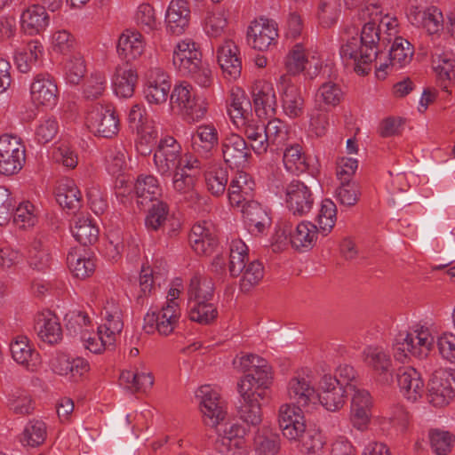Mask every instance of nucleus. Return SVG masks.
Here are the masks:
<instances>
[{"mask_svg":"<svg viewBox=\"0 0 455 455\" xmlns=\"http://www.w3.org/2000/svg\"><path fill=\"white\" fill-rule=\"evenodd\" d=\"M379 24L374 21L365 22L360 36H352L340 48L342 58L355 60L354 70L358 75L369 74L371 64L382 52L381 46L385 44V40L380 38Z\"/></svg>","mask_w":455,"mask_h":455,"instance_id":"f257e3e1","label":"nucleus"},{"mask_svg":"<svg viewBox=\"0 0 455 455\" xmlns=\"http://www.w3.org/2000/svg\"><path fill=\"white\" fill-rule=\"evenodd\" d=\"M172 63L183 76H191L203 87L212 84V71L202 62V53L195 42L181 41L174 50Z\"/></svg>","mask_w":455,"mask_h":455,"instance_id":"f03ea898","label":"nucleus"},{"mask_svg":"<svg viewBox=\"0 0 455 455\" xmlns=\"http://www.w3.org/2000/svg\"><path fill=\"white\" fill-rule=\"evenodd\" d=\"M321 189L322 186L315 179L308 180L307 183L300 180H291L284 188L288 211L296 217L307 216L314 208Z\"/></svg>","mask_w":455,"mask_h":455,"instance_id":"7ed1b4c3","label":"nucleus"},{"mask_svg":"<svg viewBox=\"0 0 455 455\" xmlns=\"http://www.w3.org/2000/svg\"><path fill=\"white\" fill-rule=\"evenodd\" d=\"M455 396V372L440 368L435 371L427 383V401L434 407L448 405Z\"/></svg>","mask_w":455,"mask_h":455,"instance_id":"20e7f679","label":"nucleus"},{"mask_svg":"<svg viewBox=\"0 0 455 455\" xmlns=\"http://www.w3.org/2000/svg\"><path fill=\"white\" fill-rule=\"evenodd\" d=\"M241 384L239 402L236 405L237 417L248 427H258L263 419L262 403L269 402L270 394L249 392Z\"/></svg>","mask_w":455,"mask_h":455,"instance_id":"39448f33","label":"nucleus"},{"mask_svg":"<svg viewBox=\"0 0 455 455\" xmlns=\"http://www.w3.org/2000/svg\"><path fill=\"white\" fill-rule=\"evenodd\" d=\"M86 126L95 136L111 139L119 132V117L111 105L96 106L86 116Z\"/></svg>","mask_w":455,"mask_h":455,"instance_id":"423d86ee","label":"nucleus"},{"mask_svg":"<svg viewBox=\"0 0 455 455\" xmlns=\"http://www.w3.org/2000/svg\"><path fill=\"white\" fill-rule=\"evenodd\" d=\"M25 147L16 138L0 136V173L11 176L18 173L25 163Z\"/></svg>","mask_w":455,"mask_h":455,"instance_id":"0eeeda50","label":"nucleus"},{"mask_svg":"<svg viewBox=\"0 0 455 455\" xmlns=\"http://www.w3.org/2000/svg\"><path fill=\"white\" fill-rule=\"evenodd\" d=\"M395 341V348L404 356L410 354L417 358H424L432 348L434 338L427 328L421 326L413 332L399 333Z\"/></svg>","mask_w":455,"mask_h":455,"instance_id":"6e6552de","label":"nucleus"},{"mask_svg":"<svg viewBox=\"0 0 455 455\" xmlns=\"http://www.w3.org/2000/svg\"><path fill=\"white\" fill-rule=\"evenodd\" d=\"M221 152L225 164L230 169L243 170L251 158L246 140L236 133L227 135L221 141Z\"/></svg>","mask_w":455,"mask_h":455,"instance_id":"1a4fd4ad","label":"nucleus"},{"mask_svg":"<svg viewBox=\"0 0 455 455\" xmlns=\"http://www.w3.org/2000/svg\"><path fill=\"white\" fill-rule=\"evenodd\" d=\"M154 162L161 175H171L172 171L181 168V146L172 136L160 140L154 155Z\"/></svg>","mask_w":455,"mask_h":455,"instance_id":"9d476101","label":"nucleus"},{"mask_svg":"<svg viewBox=\"0 0 455 455\" xmlns=\"http://www.w3.org/2000/svg\"><path fill=\"white\" fill-rule=\"evenodd\" d=\"M347 390L339 383L337 377L324 375L319 383V393L316 401L328 411H336L343 407Z\"/></svg>","mask_w":455,"mask_h":455,"instance_id":"9b49d317","label":"nucleus"},{"mask_svg":"<svg viewBox=\"0 0 455 455\" xmlns=\"http://www.w3.org/2000/svg\"><path fill=\"white\" fill-rule=\"evenodd\" d=\"M196 397L201 398L200 410L203 413L204 424L212 427H217L227 415L220 401L219 394L212 390L210 386H202L196 391Z\"/></svg>","mask_w":455,"mask_h":455,"instance_id":"f8f14e48","label":"nucleus"},{"mask_svg":"<svg viewBox=\"0 0 455 455\" xmlns=\"http://www.w3.org/2000/svg\"><path fill=\"white\" fill-rule=\"evenodd\" d=\"M147 79V100L156 105L166 102L172 86L170 76L161 68L154 67L148 71Z\"/></svg>","mask_w":455,"mask_h":455,"instance_id":"ddd939ff","label":"nucleus"},{"mask_svg":"<svg viewBox=\"0 0 455 455\" xmlns=\"http://www.w3.org/2000/svg\"><path fill=\"white\" fill-rule=\"evenodd\" d=\"M278 424L283 435L296 441L307 427L301 408L295 404H283L279 409Z\"/></svg>","mask_w":455,"mask_h":455,"instance_id":"4468645a","label":"nucleus"},{"mask_svg":"<svg viewBox=\"0 0 455 455\" xmlns=\"http://www.w3.org/2000/svg\"><path fill=\"white\" fill-rule=\"evenodd\" d=\"M252 100L256 115L259 118L274 116L276 114V96L272 84L258 81L252 87Z\"/></svg>","mask_w":455,"mask_h":455,"instance_id":"2eb2a0df","label":"nucleus"},{"mask_svg":"<svg viewBox=\"0 0 455 455\" xmlns=\"http://www.w3.org/2000/svg\"><path fill=\"white\" fill-rule=\"evenodd\" d=\"M366 363L374 372L375 379L381 385L389 386L394 381V369L390 355L380 348L370 349Z\"/></svg>","mask_w":455,"mask_h":455,"instance_id":"dca6fc26","label":"nucleus"},{"mask_svg":"<svg viewBox=\"0 0 455 455\" xmlns=\"http://www.w3.org/2000/svg\"><path fill=\"white\" fill-rule=\"evenodd\" d=\"M189 243L195 252L209 257L218 251L219 241L206 222L195 224L189 234Z\"/></svg>","mask_w":455,"mask_h":455,"instance_id":"f3484780","label":"nucleus"},{"mask_svg":"<svg viewBox=\"0 0 455 455\" xmlns=\"http://www.w3.org/2000/svg\"><path fill=\"white\" fill-rule=\"evenodd\" d=\"M218 63L226 78L236 80L242 71V60L238 47L232 40H227L218 48Z\"/></svg>","mask_w":455,"mask_h":455,"instance_id":"a211bd4d","label":"nucleus"},{"mask_svg":"<svg viewBox=\"0 0 455 455\" xmlns=\"http://www.w3.org/2000/svg\"><path fill=\"white\" fill-rule=\"evenodd\" d=\"M31 98L37 105L53 107L58 100V87L48 74L37 75L30 86Z\"/></svg>","mask_w":455,"mask_h":455,"instance_id":"6ab92c4d","label":"nucleus"},{"mask_svg":"<svg viewBox=\"0 0 455 455\" xmlns=\"http://www.w3.org/2000/svg\"><path fill=\"white\" fill-rule=\"evenodd\" d=\"M277 36L275 24L270 23L267 20L262 22L254 21L247 32L248 44L259 51L267 50Z\"/></svg>","mask_w":455,"mask_h":455,"instance_id":"aec40b11","label":"nucleus"},{"mask_svg":"<svg viewBox=\"0 0 455 455\" xmlns=\"http://www.w3.org/2000/svg\"><path fill=\"white\" fill-rule=\"evenodd\" d=\"M243 218L251 233L263 234L271 225L268 212L257 201H247L243 204Z\"/></svg>","mask_w":455,"mask_h":455,"instance_id":"412c9836","label":"nucleus"},{"mask_svg":"<svg viewBox=\"0 0 455 455\" xmlns=\"http://www.w3.org/2000/svg\"><path fill=\"white\" fill-rule=\"evenodd\" d=\"M397 384L403 395L410 401L415 402L420 396L424 382L419 372L413 367H400L395 373Z\"/></svg>","mask_w":455,"mask_h":455,"instance_id":"4be33fe9","label":"nucleus"},{"mask_svg":"<svg viewBox=\"0 0 455 455\" xmlns=\"http://www.w3.org/2000/svg\"><path fill=\"white\" fill-rule=\"evenodd\" d=\"M271 367L264 359V363H260V368L243 375L237 383V390H240L241 384L249 392L270 394L269 387L272 384Z\"/></svg>","mask_w":455,"mask_h":455,"instance_id":"5701e85b","label":"nucleus"},{"mask_svg":"<svg viewBox=\"0 0 455 455\" xmlns=\"http://www.w3.org/2000/svg\"><path fill=\"white\" fill-rule=\"evenodd\" d=\"M144 51V43L140 32L126 30L118 39L116 52L118 56L125 61L124 65L140 57Z\"/></svg>","mask_w":455,"mask_h":455,"instance_id":"b1692460","label":"nucleus"},{"mask_svg":"<svg viewBox=\"0 0 455 455\" xmlns=\"http://www.w3.org/2000/svg\"><path fill=\"white\" fill-rule=\"evenodd\" d=\"M35 329L40 339L45 343L53 345L62 339V328L59 318L51 311L38 315Z\"/></svg>","mask_w":455,"mask_h":455,"instance_id":"393cba45","label":"nucleus"},{"mask_svg":"<svg viewBox=\"0 0 455 455\" xmlns=\"http://www.w3.org/2000/svg\"><path fill=\"white\" fill-rule=\"evenodd\" d=\"M288 395L299 408L315 403L317 398L315 387L304 377H294L289 381Z\"/></svg>","mask_w":455,"mask_h":455,"instance_id":"a878e982","label":"nucleus"},{"mask_svg":"<svg viewBox=\"0 0 455 455\" xmlns=\"http://www.w3.org/2000/svg\"><path fill=\"white\" fill-rule=\"evenodd\" d=\"M190 18L188 3L185 0H172L166 13L169 30L174 35H180L188 28Z\"/></svg>","mask_w":455,"mask_h":455,"instance_id":"bb28decb","label":"nucleus"},{"mask_svg":"<svg viewBox=\"0 0 455 455\" xmlns=\"http://www.w3.org/2000/svg\"><path fill=\"white\" fill-rule=\"evenodd\" d=\"M70 228L75 239L84 246L92 245L99 239V228L89 216L75 215Z\"/></svg>","mask_w":455,"mask_h":455,"instance_id":"cd10ccee","label":"nucleus"},{"mask_svg":"<svg viewBox=\"0 0 455 455\" xmlns=\"http://www.w3.org/2000/svg\"><path fill=\"white\" fill-rule=\"evenodd\" d=\"M218 132L212 124L200 125L191 137V147L195 153L207 157L218 145Z\"/></svg>","mask_w":455,"mask_h":455,"instance_id":"c85d7f7f","label":"nucleus"},{"mask_svg":"<svg viewBox=\"0 0 455 455\" xmlns=\"http://www.w3.org/2000/svg\"><path fill=\"white\" fill-rule=\"evenodd\" d=\"M49 23V16L40 4H33L21 15V27L29 36L41 34Z\"/></svg>","mask_w":455,"mask_h":455,"instance_id":"c756f323","label":"nucleus"},{"mask_svg":"<svg viewBox=\"0 0 455 455\" xmlns=\"http://www.w3.org/2000/svg\"><path fill=\"white\" fill-rule=\"evenodd\" d=\"M195 168H199L198 160H195L193 163L188 161L181 168L174 171L172 179L174 190L180 194H188L191 201L198 199V195L194 189L196 177L194 174L188 173L186 169L191 171Z\"/></svg>","mask_w":455,"mask_h":455,"instance_id":"7c9ffc66","label":"nucleus"},{"mask_svg":"<svg viewBox=\"0 0 455 455\" xmlns=\"http://www.w3.org/2000/svg\"><path fill=\"white\" fill-rule=\"evenodd\" d=\"M137 81L138 75L135 69L129 65H118L113 79L115 93L122 98L132 97Z\"/></svg>","mask_w":455,"mask_h":455,"instance_id":"2f4dec72","label":"nucleus"},{"mask_svg":"<svg viewBox=\"0 0 455 455\" xmlns=\"http://www.w3.org/2000/svg\"><path fill=\"white\" fill-rule=\"evenodd\" d=\"M409 18L412 24L425 28L429 34L436 33L443 21L442 12L435 6H429L424 11L412 7Z\"/></svg>","mask_w":455,"mask_h":455,"instance_id":"473e14b6","label":"nucleus"},{"mask_svg":"<svg viewBox=\"0 0 455 455\" xmlns=\"http://www.w3.org/2000/svg\"><path fill=\"white\" fill-rule=\"evenodd\" d=\"M58 204L64 209L76 212L81 206V192L72 180H63L55 188Z\"/></svg>","mask_w":455,"mask_h":455,"instance_id":"72a5a7b5","label":"nucleus"},{"mask_svg":"<svg viewBox=\"0 0 455 455\" xmlns=\"http://www.w3.org/2000/svg\"><path fill=\"white\" fill-rule=\"evenodd\" d=\"M320 233L316 225L308 221H301L296 227L291 237V244L297 251H307L312 249Z\"/></svg>","mask_w":455,"mask_h":455,"instance_id":"f704fd0d","label":"nucleus"},{"mask_svg":"<svg viewBox=\"0 0 455 455\" xmlns=\"http://www.w3.org/2000/svg\"><path fill=\"white\" fill-rule=\"evenodd\" d=\"M213 292L214 284L211 279L199 275H194L188 289V306L210 301L213 298Z\"/></svg>","mask_w":455,"mask_h":455,"instance_id":"c9c22d12","label":"nucleus"},{"mask_svg":"<svg viewBox=\"0 0 455 455\" xmlns=\"http://www.w3.org/2000/svg\"><path fill=\"white\" fill-rule=\"evenodd\" d=\"M281 100L283 110L287 116L296 118L303 114L304 98L300 89L294 84H287L283 88Z\"/></svg>","mask_w":455,"mask_h":455,"instance_id":"e433bc0d","label":"nucleus"},{"mask_svg":"<svg viewBox=\"0 0 455 455\" xmlns=\"http://www.w3.org/2000/svg\"><path fill=\"white\" fill-rule=\"evenodd\" d=\"M267 142L268 149L279 154L286 145L288 140V131L285 124L280 119L274 118L265 125Z\"/></svg>","mask_w":455,"mask_h":455,"instance_id":"4c0bfd02","label":"nucleus"},{"mask_svg":"<svg viewBox=\"0 0 455 455\" xmlns=\"http://www.w3.org/2000/svg\"><path fill=\"white\" fill-rule=\"evenodd\" d=\"M134 189L139 199L138 204H140L156 200L157 196L161 195L158 180L150 174L140 175L137 178Z\"/></svg>","mask_w":455,"mask_h":455,"instance_id":"58836bf2","label":"nucleus"},{"mask_svg":"<svg viewBox=\"0 0 455 455\" xmlns=\"http://www.w3.org/2000/svg\"><path fill=\"white\" fill-rule=\"evenodd\" d=\"M10 350L12 358L20 364L32 366L38 361V353H36L28 344V339L25 336H18L10 345Z\"/></svg>","mask_w":455,"mask_h":455,"instance_id":"ea45409f","label":"nucleus"},{"mask_svg":"<svg viewBox=\"0 0 455 455\" xmlns=\"http://www.w3.org/2000/svg\"><path fill=\"white\" fill-rule=\"evenodd\" d=\"M281 152L283 153V164L288 171L310 172L309 164L305 154L302 152V148L299 144L292 145L290 148H283Z\"/></svg>","mask_w":455,"mask_h":455,"instance_id":"a19ab883","label":"nucleus"},{"mask_svg":"<svg viewBox=\"0 0 455 455\" xmlns=\"http://www.w3.org/2000/svg\"><path fill=\"white\" fill-rule=\"evenodd\" d=\"M249 260L248 247L242 240L232 241L229 253V272L234 277L242 274Z\"/></svg>","mask_w":455,"mask_h":455,"instance_id":"79ce46f5","label":"nucleus"},{"mask_svg":"<svg viewBox=\"0 0 455 455\" xmlns=\"http://www.w3.org/2000/svg\"><path fill=\"white\" fill-rule=\"evenodd\" d=\"M67 264L74 276L85 279L95 270L94 261L90 258L82 257L76 251H70L67 255Z\"/></svg>","mask_w":455,"mask_h":455,"instance_id":"37998d69","label":"nucleus"},{"mask_svg":"<svg viewBox=\"0 0 455 455\" xmlns=\"http://www.w3.org/2000/svg\"><path fill=\"white\" fill-rule=\"evenodd\" d=\"M244 134L251 143V149L258 155L264 154L268 149L266 138L265 124L248 123L244 127Z\"/></svg>","mask_w":455,"mask_h":455,"instance_id":"c03bdc74","label":"nucleus"},{"mask_svg":"<svg viewBox=\"0 0 455 455\" xmlns=\"http://www.w3.org/2000/svg\"><path fill=\"white\" fill-rule=\"evenodd\" d=\"M413 55V47L411 43L403 37H395L389 51L390 63L400 68L408 64Z\"/></svg>","mask_w":455,"mask_h":455,"instance_id":"a18cd8bd","label":"nucleus"},{"mask_svg":"<svg viewBox=\"0 0 455 455\" xmlns=\"http://www.w3.org/2000/svg\"><path fill=\"white\" fill-rule=\"evenodd\" d=\"M337 219V207L331 199L322 201L316 218L320 233L326 235L333 228Z\"/></svg>","mask_w":455,"mask_h":455,"instance_id":"49530a36","label":"nucleus"},{"mask_svg":"<svg viewBox=\"0 0 455 455\" xmlns=\"http://www.w3.org/2000/svg\"><path fill=\"white\" fill-rule=\"evenodd\" d=\"M301 443V451L307 455L319 454L323 447L324 441L321 432L315 428L305 427V431L298 439Z\"/></svg>","mask_w":455,"mask_h":455,"instance_id":"de8ad7c7","label":"nucleus"},{"mask_svg":"<svg viewBox=\"0 0 455 455\" xmlns=\"http://www.w3.org/2000/svg\"><path fill=\"white\" fill-rule=\"evenodd\" d=\"M433 69L436 73L437 80L441 87L447 90L451 80V76L455 75V60L447 58L445 55H438L432 60Z\"/></svg>","mask_w":455,"mask_h":455,"instance_id":"09e8293b","label":"nucleus"},{"mask_svg":"<svg viewBox=\"0 0 455 455\" xmlns=\"http://www.w3.org/2000/svg\"><path fill=\"white\" fill-rule=\"evenodd\" d=\"M240 282L242 291L247 292L257 285L264 276V267L259 260H252L245 265Z\"/></svg>","mask_w":455,"mask_h":455,"instance_id":"8fccbe9b","label":"nucleus"},{"mask_svg":"<svg viewBox=\"0 0 455 455\" xmlns=\"http://www.w3.org/2000/svg\"><path fill=\"white\" fill-rule=\"evenodd\" d=\"M189 307V318L201 324H210L218 316L217 307L207 302L194 303Z\"/></svg>","mask_w":455,"mask_h":455,"instance_id":"3c124183","label":"nucleus"},{"mask_svg":"<svg viewBox=\"0 0 455 455\" xmlns=\"http://www.w3.org/2000/svg\"><path fill=\"white\" fill-rule=\"evenodd\" d=\"M50 261V255L47 250L44 248L43 242L40 239H35L29 248L28 262L29 267L37 271H44Z\"/></svg>","mask_w":455,"mask_h":455,"instance_id":"603ef678","label":"nucleus"},{"mask_svg":"<svg viewBox=\"0 0 455 455\" xmlns=\"http://www.w3.org/2000/svg\"><path fill=\"white\" fill-rule=\"evenodd\" d=\"M360 196L358 184L351 180H347V178L340 182V186L336 190V196L339 203L349 207L357 204Z\"/></svg>","mask_w":455,"mask_h":455,"instance_id":"864d4df0","label":"nucleus"},{"mask_svg":"<svg viewBox=\"0 0 455 455\" xmlns=\"http://www.w3.org/2000/svg\"><path fill=\"white\" fill-rule=\"evenodd\" d=\"M46 438V426L40 420L30 421L23 431L21 442L28 446L41 445Z\"/></svg>","mask_w":455,"mask_h":455,"instance_id":"5fc2aeb1","label":"nucleus"},{"mask_svg":"<svg viewBox=\"0 0 455 455\" xmlns=\"http://www.w3.org/2000/svg\"><path fill=\"white\" fill-rule=\"evenodd\" d=\"M168 213V204L163 201H156V203L153 204L152 207L148 210L146 217L145 225L147 228L156 231L161 227H164L167 220Z\"/></svg>","mask_w":455,"mask_h":455,"instance_id":"6e6d98bb","label":"nucleus"},{"mask_svg":"<svg viewBox=\"0 0 455 455\" xmlns=\"http://www.w3.org/2000/svg\"><path fill=\"white\" fill-rule=\"evenodd\" d=\"M254 444L258 455H277L280 450L279 436L273 433L258 434Z\"/></svg>","mask_w":455,"mask_h":455,"instance_id":"4d7b16f0","label":"nucleus"},{"mask_svg":"<svg viewBox=\"0 0 455 455\" xmlns=\"http://www.w3.org/2000/svg\"><path fill=\"white\" fill-rule=\"evenodd\" d=\"M308 63L305 51L300 44H297L289 52L285 59V68L290 75L296 76L305 70Z\"/></svg>","mask_w":455,"mask_h":455,"instance_id":"13d9d810","label":"nucleus"},{"mask_svg":"<svg viewBox=\"0 0 455 455\" xmlns=\"http://www.w3.org/2000/svg\"><path fill=\"white\" fill-rule=\"evenodd\" d=\"M195 98H196V96L193 87L189 84L183 82L173 88L170 95V101L172 108H174L177 107L180 112L185 107L188 106Z\"/></svg>","mask_w":455,"mask_h":455,"instance_id":"bf43d9fd","label":"nucleus"},{"mask_svg":"<svg viewBox=\"0 0 455 455\" xmlns=\"http://www.w3.org/2000/svg\"><path fill=\"white\" fill-rule=\"evenodd\" d=\"M34 210L35 206L30 202L20 203V204L14 208L12 216L13 217V222L23 229L34 227L37 221Z\"/></svg>","mask_w":455,"mask_h":455,"instance_id":"052dcab7","label":"nucleus"},{"mask_svg":"<svg viewBox=\"0 0 455 455\" xmlns=\"http://www.w3.org/2000/svg\"><path fill=\"white\" fill-rule=\"evenodd\" d=\"M430 444L437 455H446L451 451L454 436L448 431L438 429L431 430L429 433Z\"/></svg>","mask_w":455,"mask_h":455,"instance_id":"680f3d73","label":"nucleus"},{"mask_svg":"<svg viewBox=\"0 0 455 455\" xmlns=\"http://www.w3.org/2000/svg\"><path fill=\"white\" fill-rule=\"evenodd\" d=\"M231 108L228 109L231 118H243L245 119L247 115L251 109V103L247 99L243 92L239 89L231 93Z\"/></svg>","mask_w":455,"mask_h":455,"instance_id":"e2e57ef3","label":"nucleus"},{"mask_svg":"<svg viewBox=\"0 0 455 455\" xmlns=\"http://www.w3.org/2000/svg\"><path fill=\"white\" fill-rule=\"evenodd\" d=\"M358 19L361 20L384 22L383 7L379 0H366L358 9Z\"/></svg>","mask_w":455,"mask_h":455,"instance_id":"0e129e2a","label":"nucleus"},{"mask_svg":"<svg viewBox=\"0 0 455 455\" xmlns=\"http://www.w3.org/2000/svg\"><path fill=\"white\" fill-rule=\"evenodd\" d=\"M85 72V61L79 53L72 56L66 64V77L72 84H78Z\"/></svg>","mask_w":455,"mask_h":455,"instance_id":"69168bd1","label":"nucleus"},{"mask_svg":"<svg viewBox=\"0 0 455 455\" xmlns=\"http://www.w3.org/2000/svg\"><path fill=\"white\" fill-rule=\"evenodd\" d=\"M244 444V439L219 437L215 442V449L223 455H243L245 453Z\"/></svg>","mask_w":455,"mask_h":455,"instance_id":"338daca9","label":"nucleus"},{"mask_svg":"<svg viewBox=\"0 0 455 455\" xmlns=\"http://www.w3.org/2000/svg\"><path fill=\"white\" fill-rule=\"evenodd\" d=\"M206 184L209 191L215 196H221L227 187L228 173L225 170L220 168L211 171L206 174Z\"/></svg>","mask_w":455,"mask_h":455,"instance_id":"774afa93","label":"nucleus"}]
</instances>
